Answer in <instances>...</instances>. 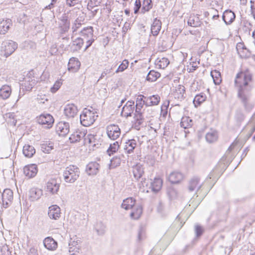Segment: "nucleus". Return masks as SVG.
<instances>
[{
  "instance_id": "obj_1",
  "label": "nucleus",
  "mask_w": 255,
  "mask_h": 255,
  "mask_svg": "<svg viewBox=\"0 0 255 255\" xmlns=\"http://www.w3.org/2000/svg\"><path fill=\"white\" fill-rule=\"evenodd\" d=\"M253 75L248 70H242L236 76L234 80L235 88L238 91V97L241 100L245 111L250 112L253 108L251 102Z\"/></svg>"
},
{
  "instance_id": "obj_2",
  "label": "nucleus",
  "mask_w": 255,
  "mask_h": 255,
  "mask_svg": "<svg viewBox=\"0 0 255 255\" xmlns=\"http://www.w3.org/2000/svg\"><path fill=\"white\" fill-rule=\"evenodd\" d=\"M80 174V169L77 166L70 165L63 172L64 180L67 183H73L78 179Z\"/></svg>"
},
{
  "instance_id": "obj_3",
  "label": "nucleus",
  "mask_w": 255,
  "mask_h": 255,
  "mask_svg": "<svg viewBox=\"0 0 255 255\" xmlns=\"http://www.w3.org/2000/svg\"><path fill=\"white\" fill-rule=\"evenodd\" d=\"M98 115H96L95 113L85 108L80 116V123L84 127H89L94 123Z\"/></svg>"
},
{
  "instance_id": "obj_4",
  "label": "nucleus",
  "mask_w": 255,
  "mask_h": 255,
  "mask_svg": "<svg viewBox=\"0 0 255 255\" xmlns=\"http://www.w3.org/2000/svg\"><path fill=\"white\" fill-rule=\"evenodd\" d=\"M37 123L46 128H50L54 122L53 117L50 114H42L37 117Z\"/></svg>"
},
{
  "instance_id": "obj_5",
  "label": "nucleus",
  "mask_w": 255,
  "mask_h": 255,
  "mask_svg": "<svg viewBox=\"0 0 255 255\" xmlns=\"http://www.w3.org/2000/svg\"><path fill=\"white\" fill-rule=\"evenodd\" d=\"M17 48V44L12 40H6L2 43L1 51L3 55L8 57L12 54Z\"/></svg>"
},
{
  "instance_id": "obj_6",
  "label": "nucleus",
  "mask_w": 255,
  "mask_h": 255,
  "mask_svg": "<svg viewBox=\"0 0 255 255\" xmlns=\"http://www.w3.org/2000/svg\"><path fill=\"white\" fill-rule=\"evenodd\" d=\"M106 132L110 139L116 140L121 134V129L118 125L111 124L107 127Z\"/></svg>"
},
{
  "instance_id": "obj_7",
  "label": "nucleus",
  "mask_w": 255,
  "mask_h": 255,
  "mask_svg": "<svg viewBox=\"0 0 255 255\" xmlns=\"http://www.w3.org/2000/svg\"><path fill=\"white\" fill-rule=\"evenodd\" d=\"M60 184L57 179L51 178L46 183V191L52 194H56L59 189Z\"/></svg>"
},
{
  "instance_id": "obj_8",
  "label": "nucleus",
  "mask_w": 255,
  "mask_h": 255,
  "mask_svg": "<svg viewBox=\"0 0 255 255\" xmlns=\"http://www.w3.org/2000/svg\"><path fill=\"white\" fill-rule=\"evenodd\" d=\"M13 192L10 189H5L2 194V201L4 208H7L13 200Z\"/></svg>"
},
{
  "instance_id": "obj_9",
  "label": "nucleus",
  "mask_w": 255,
  "mask_h": 255,
  "mask_svg": "<svg viewBox=\"0 0 255 255\" xmlns=\"http://www.w3.org/2000/svg\"><path fill=\"white\" fill-rule=\"evenodd\" d=\"M60 20L61 21L59 23L60 32L61 33H64L67 32L70 28V20L68 15L66 13L62 15Z\"/></svg>"
},
{
  "instance_id": "obj_10",
  "label": "nucleus",
  "mask_w": 255,
  "mask_h": 255,
  "mask_svg": "<svg viewBox=\"0 0 255 255\" xmlns=\"http://www.w3.org/2000/svg\"><path fill=\"white\" fill-rule=\"evenodd\" d=\"M134 102L133 101H128L122 109V115L126 118L131 117L134 111Z\"/></svg>"
},
{
  "instance_id": "obj_11",
  "label": "nucleus",
  "mask_w": 255,
  "mask_h": 255,
  "mask_svg": "<svg viewBox=\"0 0 255 255\" xmlns=\"http://www.w3.org/2000/svg\"><path fill=\"white\" fill-rule=\"evenodd\" d=\"M56 132L59 135L64 136L69 132V124L67 122H59L56 126Z\"/></svg>"
},
{
  "instance_id": "obj_12",
  "label": "nucleus",
  "mask_w": 255,
  "mask_h": 255,
  "mask_svg": "<svg viewBox=\"0 0 255 255\" xmlns=\"http://www.w3.org/2000/svg\"><path fill=\"white\" fill-rule=\"evenodd\" d=\"M100 167L97 162H91L87 165L86 172L88 175H95L99 172Z\"/></svg>"
},
{
  "instance_id": "obj_13",
  "label": "nucleus",
  "mask_w": 255,
  "mask_h": 255,
  "mask_svg": "<svg viewBox=\"0 0 255 255\" xmlns=\"http://www.w3.org/2000/svg\"><path fill=\"white\" fill-rule=\"evenodd\" d=\"M235 13L230 9L226 10L222 15V19L226 25H230L235 19Z\"/></svg>"
},
{
  "instance_id": "obj_14",
  "label": "nucleus",
  "mask_w": 255,
  "mask_h": 255,
  "mask_svg": "<svg viewBox=\"0 0 255 255\" xmlns=\"http://www.w3.org/2000/svg\"><path fill=\"white\" fill-rule=\"evenodd\" d=\"M64 114L68 118H74L77 114L78 109L73 104H67L64 108Z\"/></svg>"
},
{
  "instance_id": "obj_15",
  "label": "nucleus",
  "mask_w": 255,
  "mask_h": 255,
  "mask_svg": "<svg viewBox=\"0 0 255 255\" xmlns=\"http://www.w3.org/2000/svg\"><path fill=\"white\" fill-rule=\"evenodd\" d=\"M38 171L37 165L34 164L25 166L23 168L24 174L29 178L34 177Z\"/></svg>"
},
{
  "instance_id": "obj_16",
  "label": "nucleus",
  "mask_w": 255,
  "mask_h": 255,
  "mask_svg": "<svg viewBox=\"0 0 255 255\" xmlns=\"http://www.w3.org/2000/svg\"><path fill=\"white\" fill-rule=\"evenodd\" d=\"M81 63L77 58L72 57L68 64V70L72 72H77L80 68Z\"/></svg>"
},
{
  "instance_id": "obj_17",
  "label": "nucleus",
  "mask_w": 255,
  "mask_h": 255,
  "mask_svg": "<svg viewBox=\"0 0 255 255\" xmlns=\"http://www.w3.org/2000/svg\"><path fill=\"white\" fill-rule=\"evenodd\" d=\"M12 24L11 19H0V34H5Z\"/></svg>"
},
{
  "instance_id": "obj_18",
  "label": "nucleus",
  "mask_w": 255,
  "mask_h": 255,
  "mask_svg": "<svg viewBox=\"0 0 255 255\" xmlns=\"http://www.w3.org/2000/svg\"><path fill=\"white\" fill-rule=\"evenodd\" d=\"M43 243L44 247L48 250L54 251L57 248V242L51 237L45 238Z\"/></svg>"
},
{
  "instance_id": "obj_19",
  "label": "nucleus",
  "mask_w": 255,
  "mask_h": 255,
  "mask_svg": "<svg viewBox=\"0 0 255 255\" xmlns=\"http://www.w3.org/2000/svg\"><path fill=\"white\" fill-rule=\"evenodd\" d=\"M60 208L56 205L49 207L48 216L51 219L57 220L60 216Z\"/></svg>"
},
{
  "instance_id": "obj_20",
  "label": "nucleus",
  "mask_w": 255,
  "mask_h": 255,
  "mask_svg": "<svg viewBox=\"0 0 255 255\" xmlns=\"http://www.w3.org/2000/svg\"><path fill=\"white\" fill-rule=\"evenodd\" d=\"M86 137V132L85 131L77 130L72 133L69 139L71 142L74 143L79 141L81 139Z\"/></svg>"
},
{
  "instance_id": "obj_21",
  "label": "nucleus",
  "mask_w": 255,
  "mask_h": 255,
  "mask_svg": "<svg viewBox=\"0 0 255 255\" xmlns=\"http://www.w3.org/2000/svg\"><path fill=\"white\" fill-rule=\"evenodd\" d=\"M43 191L37 188H32L29 192V198L31 201H34L39 199L42 195Z\"/></svg>"
},
{
  "instance_id": "obj_22",
  "label": "nucleus",
  "mask_w": 255,
  "mask_h": 255,
  "mask_svg": "<svg viewBox=\"0 0 255 255\" xmlns=\"http://www.w3.org/2000/svg\"><path fill=\"white\" fill-rule=\"evenodd\" d=\"M84 41L81 38H77L72 41L69 45L70 50L72 52L78 51L81 49Z\"/></svg>"
},
{
  "instance_id": "obj_23",
  "label": "nucleus",
  "mask_w": 255,
  "mask_h": 255,
  "mask_svg": "<svg viewBox=\"0 0 255 255\" xmlns=\"http://www.w3.org/2000/svg\"><path fill=\"white\" fill-rule=\"evenodd\" d=\"M81 38L85 41L86 39L93 38V28L92 26H89L84 28L81 31Z\"/></svg>"
},
{
  "instance_id": "obj_24",
  "label": "nucleus",
  "mask_w": 255,
  "mask_h": 255,
  "mask_svg": "<svg viewBox=\"0 0 255 255\" xmlns=\"http://www.w3.org/2000/svg\"><path fill=\"white\" fill-rule=\"evenodd\" d=\"M162 23L157 18L154 19L153 22L151 26V33L153 36H157L161 29Z\"/></svg>"
},
{
  "instance_id": "obj_25",
  "label": "nucleus",
  "mask_w": 255,
  "mask_h": 255,
  "mask_svg": "<svg viewBox=\"0 0 255 255\" xmlns=\"http://www.w3.org/2000/svg\"><path fill=\"white\" fill-rule=\"evenodd\" d=\"M183 178V174L179 172H173L169 176V181L172 184L179 183Z\"/></svg>"
},
{
  "instance_id": "obj_26",
  "label": "nucleus",
  "mask_w": 255,
  "mask_h": 255,
  "mask_svg": "<svg viewBox=\"0 0 255 255\" xmlns=\"http://www.w3.org/2000/svg\"><path fill=\"white\" fill-rule=\"evenodd\" d=\"M162 180L159 177H155L154 180L150 182V187L152 191L156 193L161 188Z\"/></svg>"
},
{
  "instance_id": "obj_27",
  "label": "nucleus",
  "mask_w": 255,
  "mask_h": 255,
  "mask_svg": "<svg viewBox=\"0 0 255 255\" xmlns=\"http://www.w3.org/2000/svg\"><path fill=\"white\" fill-rule=\"evenodd\" d=\"M133 176L137 180L141 178L144 173V168L140 164H136L133 167Z\"/></svg>"
},
{
  "instance_id": "obj_28",
  "label": "nucleus",
  "mask_w": 255,
  "mask_h": 255,
  "mask_svg": "<svg viewBox=\"0 0 255 255\" xmlns=\"http://www.w3.org/2000/svg\"><path fill=\"white\" fill-rule=\"evenodd\" d=\"M200 179L198 177H194L189 182L188 189L190 192L194 191L197 188L198 191L202 186V185L197 187L199 183Z\"/></svg>"
},
{
  "instance_id": "obj_29",
  "label": "nucleus",
  "mask_w": 255,
  "mask_h": 255,
  "mask_svg": "<svg viewBox=\"0 0 255 255\" xmlns=\"http://www.w3.org/2000/svg\"><path fill=\"white\" fill-rule=\"evenodd\" d=\"M22 152L25 157L31 158L35 153V149L32 145L25 144L23 147Z\"/></svg>"
},
{
  "instance_id": "obj_30",
  "label": "nucleus",
  "mask_w": 255,
  "mask_h": 255,
  "mask_svg": "<svg viewBox=\"0 0 255 255\" xmlns=\"http://www.w3.org/2000/svg\"><path fill=\"white\" fill-rule=\"evenodd\" d=\"M136 141L135 139H129L126 142V145L124 147V149L128 153L130 154L133 152V150L136 146Z\"/></svg>"
},
{
  "instance_id": "obj_31",
  "label": "nucleus",
  "mask_w": 255,
  "mask_h": 255,
  "mask_svg": "<svg viewBox=\"0 0 255 255\" xmlns=\"http://www.w3.org/2000/svg\"><path fill=\"white\" fill-rule=\"evenodd\" d=\"M135 204V200L132 197H129L123 200L121 207L125 210H128L132 208Z\"/></svg>"
},
{
  "instance_id": "obj_32",
  "label": "nucleus",
  "mask_w": 255,
  "mask_h": 255,
  "mask_svg": "<svg viewBox=\"0 0 255 255\" xmlns=\"http://www.w3.org/2000/svg\"><path fill=\"white\" fill-rule=\"evenodd\" d=\"M187 24L189 26L197 27L201 25V22L198 16L191 14L188 19Z\"/></svg>"
},
{
  "instance_id": "obj_33",
  "label": "nucleus",
  "mask_w": 255,
  "mask_h": 255,
  "mask_svg": "<svg viewBox=\"0 0 255 255\" xmlns=\"http://www.w3.org/2000/svg\"><path fill=\"white\" fill-rule=\"evenodd\" d=\"M36 82L37 81L34 79H32L30 77H26L24 83L22 84V86L24 87L26 91H30L36 84Z\"/></svg>"
},
{
  "instance_id": "obj_34",
  "label": "nucleus",
  "mask_w": 255,
  "mask_h": 255,
  "mask_svg": "<svg viewBox=\"0 0 255 255\" xmlns=\"http://www.w3.org/2000/svg\"><path fill=\"white\" fill-rule=\"evenodd\" d=\"M11 93V88L8 85H4L0 88V97L2 99L5 100L9 98Z\"/></svg>"
},
{
  "instance_id": "obj_35",
  "label": "nucleus",
  "mask_w": 255,
  "mask_h": 255,
  "mask_svg": "<svg viewBox=\"0 0 255 255\" xmlns=\"http://www.w3.org/2000/svg\"><path fill=\"white\" fill-rule=\"evenodd\" d=\"M147 98L146 106L157 105L160 101V98L158 95H153Z\"/></svg>"
},
{
  "instance_id": "obj_36",
  "label": "nucleus",
  "mask_w": 255,
  "mask_h": 255,
  "mask_svg": "<svg viewBox=\"0 0 255 255\" xmlns=\"http://www.w3.org/2000/svg\"><path fill=\"white\" fill-rule=\"evenodd\" d=\"M206 95L204 93H201L199 94L196 95L194 97L193 101L194 106L195 107H198L206 101Z\"/></svg>"
},
{
  "instance_id": "obj_37",
  "label": "nucleus",
  "mask_w": 255,
  "mask_h": 255,
  "mask_svg": "<svg viewBox=\"0 0 255 255\" xmlns=\"http://www.w3.org/2000/svg\"><path fill=\"white\" fill-rule=\"evenodd\" d=\"M185 92V88L181 85H178L174 92V95L175 98H177L178 100L181 101L185 98L184 96Z\"/></svg>"
},
{
  "instance_id": "obj_38",
  "label": "nucleus",
  "mask_w": 255,
  "mask_h": 255,
  "mask_svg": "<svg viewBox=\"0 0 255 255\" xmlns=\"http://www.w3.org/2000/svg\"><path fill=\"white\" fill-rule=\"evenodd\" d=\"M245 119V115L241 109H238L236 111L235 115V120L237 126H241V123Z\"/></svg>"
},
{
  "instance_id": "obj_39",
  "label": "nucleus",
  "mask_w": 255,
  "mask_h": 255,
  "mask_svg": "<svg viewBox=\"0 0 255 255\" xmlns=\"http://www.w3.org/2000/svg\"><path fill=\"white\" fill-rule=\"evenodd\" d=\"M160 73L155 70H152L148 73L146 80L150 82L156 81L160 77Z\"/></svg>"
},
{
  "instance_id": "obj_40",
  "label": "nucleus",
  "mask_w": 255,
  "mask_h": 255,
  "mask_svg": "<svg viewBox=\"0 0 255 255\" xmlns=\"http://www.w3.org/2000/svg\"><path fill=\"white\" fill-rule=\"evenodd\" d=\"M218 137L217 131L211 130L206 134V141L209 143H212L217 141Z\"/></svg>"
},
{
  "instance_id": "obj_41",
  "label": "nucleus",
  "mask_w": 255,
  "mask_h": 255,
  "mask_svg": "<svg viewBox=\"0 0 255 255\" xmlns=\"http://www.w3.org/2000/svg\"><path fill=\"white\" fill-rule=\"evenodd\" d=\"M142 213V208L141 205H138L133 209V211L131 212L130 216L132 219H138L140 217Z\"/></svg>"
},
{
  "instance_id": "obj_42",
  "label": "nucleus",
  "mask_w": 255,
  "mask_h": 255,
  "mask_svg": "<svg viewBox=\"0 0 255 255\" xmlns=\"http://www.w3.org/2000/svg\"><path fill=\"white\" fill-rule=\"evenodd\" d=\"M193 124V120L189 117H183L181 119L180 126L185 129L191 128Z\"/></svg>"
},
{
  "instance_id": "obj_43",
  "label": "nucleus",
  "mask_w": 255,
  "mask_h": 255,
  "mask_svg": "<svg viewBox=\"0 0 255 255\" xmlns=\"http://www.w3.org/2000/svg\"><path fill=\"white\" fill-rule=\"evenodd\" d=\"M94 228L99 236L104 235L106 231V226L102 222H97Z\"/></svg>"
},
{
  "instance_id": "obj_44",
  "label": "nucleus",
  "mask_w": 255,
  "mask_h": 255,
  "mask_svg": "<svg viewBox=\"0 0 255 255\" xmlns=\"http://www.w3.org/2000/svg\"><path fill=\"white\" fill-rule=\"evenodd\" d=\"M153 6L152 0H143L142 4L141 9V13H145L146 12L149 11Z\"/></svg>"
},
{
  "instance_id": "obj_45",
  "label": "nucleus",
  "mask_w": 255,
  "mask_h": 255,
  "mask_svg": "<svg viewBox=\"0 0 255 255\" xmlns=\"http://www.w3.org/2000/svg\"><path fill=\"white\" fill-rule=\"evenodd\" d=\"M96 135L89 134L86 137H85L84 139V144H86L87 142L92 145L93 147H95L98 143V140L96 138Z\"/></svg>"
},
{
  "instance_id": "obj_46",
  "label": "nucleus",
  "mask_w": 255,
  "mask_h": 255,
  "mask_svg": "<svg viewBox=\"0 0 255 255\" xmlns=\"http://www.w3.org/2000/svg\"><path fill=\"white\" fill-rule=\"evenodd\" d=\"M211 76L215 85H219L221 83L222 79L221 73L219 71L217 70L212 71L211 72Z\"/></svg>"
},
{
  "instance_id": "obj_47",
  "label": "nucleus",
  "mask_w": 255,
  "mask_h": 255,
  "mask_svg": "<svg viewBox=\"0 0 255 255\" xmlns=\"http://www.w3.org/2000/svg\"><path fill=\"white\" fill-rule=\"evenodd\" d=\"M147 98L142 95H139L137 96L136 100L135 106H138L140 108H142L143 105L146 106Z\"/></svg>"
},
{
  "instance_id": "obj_48",
  "label": "nucleus",
  "mask_w": 255,
  "mask_h": 255,
  "mask_svg": "<svg viewBox=\"0 0 255 255\" xmlns=\"http://www.w3.org/2000/svg\"><path fill=\"white\" fill-rule=\"evenodd\" d=\"M119 148V144L118 141L115 142L113 144H111L107 152L109 155L115 153Z\"/></svg>"
},
{
  "instance_id": "obj_49",
  "label": "nucleus",
  "mask_w": 255,
  "mask_h": 255,
  "mask_svg": "<svg viewBox=\"0 0 255 255\" xmlns=\"http://www.w3.org/2000/svg\"><path fill=\"white\" fill-rule=\"evenodd\" d=\"M134 119L135 122V126H140L144 121V118L142 114H134Z\"/></svg>"
},
{
  "instance_id": "obj_50",
  "label": "nucleus",
  "mask_w": 255,
  "mask_h": 255,
  "mask_svg": "<svg viewBox=\"0 0 255 255\" xmlns=\"http://www.w3.org/2000/svg\"><path fill=\"white\" fill-rule=\"evenodd\" d=\"M110 161L111 163L109 164V168L112 169L119 166L121 162V159L119 157L115 156L111 159Z\"/></svg>"
},
{
  "instance_id": "obj_51",
  "label": "nucleus",
  "mask_w": 255,
  "mask_h": 255,
  "mask_svg": "<svg viewBox=\"0 0 255 255\" xmlns=\"http://www.w3.org/2000/svg\"><path fill=\"white\" fill-rule=\"evenodd\" d=\"M41 149L43 152L48 153L53 149V144L52 143H43L41 144Z\"/></svg>"
},
{
  "instance_id": "obj_52",
  "label": "nucleus",
  "mask_w": 255,
  "mask_h": 255,
  "mask_svg": "<svg viewBox=\"0 0 255 255\" xmlns=\"http://www.w3.org/2000/svg\"><path fill=\"white\" fill-rule=\"evenodd\" d=\"M102 0H90L88 3L87 9L91 10L94 7L100 5Z\"/></svg>"
},
{
  "instance_id": "obj_53",
  "label": "nucleus",
  "mask_w": 255,
  "mask_h": 255,
  "mask_svg": "<svg viewBox=\"0 0 255 255\" xmlns=\"http://www.w3.org/2000/svg\"><path fill=\"white\" fill-rule=\"evenodd\" d=\"M129 62L128 60L125 59L123 62L119 66L116 71V73L123 72L128 66Z\"/></svg>"
},
{
  "instance_id": "obj_54",
  "label": "nucleus",
  "mask_w": 255,
  "mask_h": 255,
  "mask_svg": "<svg viewBox=\"0 0 255 255\" xmlns=\"http://www.w3.org/2000/svg\"><path fill=\"white\" fill-rule=\"evenodd\" d=\"M81 242V240L76 237L70 238L69 242V246H72V247L80 248L79 244Z\"/></svg>"
},
{
  "instance_id": "obj_55",
  "label": "nucleus",
  "mask_w": 255,
  "mask_h": 255,
  "mask_svg": "<svg viewBox=\"0 0 255 255\" xmlns=\"http://www.w3.org/2000/svg\"><path fill=\"white\" fill-rule=\"evenodd\" d=\"M169 64V60L165 57H163L158 61V65L160 68L164 69Z\"/></svg>"
},
{
  "instance_id": "obj_56",
  "label": "nucleus",
  "mask_w": 255,
  "mask_h": 255,
  "mask_svg": "<svg viewBox=\"0 0 255 255\" xmlns=\"http://www.w3.org/2000/svg\"><path fill=\"white\" fill-rule=\"evenodd\" d=\"M204 232V228L199 225H195V233L196 237H199L202 235Z\"/></svg>"
},
{
  "instance_id": "obj_57",
  "label": "nucleus",
  "mask_w": 255,
  "mask_h": 255,
  "mask_svg": "<svg viewBox=\"0 0 255 255\" xmlns=\"http://www.w3.org/2000/svg\"><path fill=\"white\" fill-rule=\"evenodd\" d=\"M145 237V232L144 228L140 227L138 231L137 240L138 242L141 241Z\"/></svg>"
},
{
  "instance_id": "obj_58",
  "label": "nucleus",
  "mask_w": 255,
  "mask_h": 255,
  "mask_svg": "<svg viewBox=\"0 0 255 255\" xmlns=\"http://www.w3.org/2000/svg\"><path fill=\"white\" fill-rule=\"evenodd\" d=\"M157 211L161 215H163L165 213V206L161 201H159L157 206Z\"/></svg>"
},
{
  "instance_id": "obj_59",
  "label": "nucleus",
  "mask_w": 255,
  "mask_h": 255,
  "mask_svg": "<svg viewBox=\"0 0 255 255\" xmlns=\"http://www.w3.org/2000/svg\"><path fill=\"white\" fill-rule=\"evenodd\" d=\"M141 7V2L140 0H135L134 2V13L137 14Z\"/></svg>"
},
{
  "instance_id": "obj_60",
  "label": "nucleus",
  "mask_w": 255,
  "mask_h": 255,
  "mask_svg": "<svg viewBox=\"0 0 255 255\" xmlns=\"http://www.w3.org/2000/svg\"><path fill=\"white\" fill-rule=\"evenodd\" d=\"M62 83L59 81H57L52 87L51 88V91L52 93H55L61 87Z\"/></svg>"
},
{
  "instance_id": "obj_61",
  "label": "nucleus",
  "mask_w": 255,
  "mask_h": 255,
  "mask_svg": "<svg viewBox=\"0 0 255 255\" xmlns=\"http://www.w3.org/2000/svg\"><path fill=\"white\" fill-rule=\"evenodd\" d=\"M80 248L69 246V252L71 255H75L76 253H79Z\"/></svg>"
},
{
  "instance_id": "obj_62",
  "label": "nucleus",
  "mask_w": 255,
  "mask_h": 255,
  "mask_svg": "<svg viewBox=\"0 0 255 255\" xmlns=\"http://www.w3.org/2000/svg\"><path fill=\"white\" fill-rule=\"evenodd\" d=\"M81 25V20L79 18H77L74 22V26L72 27L73 29V32L76 31Z\"/></svg>"
},
{
  "instance_id": "obj_63",
  "label": "nucleus",
  "mask_w": 255,
  "mask_h": 255,
  "mask_svg": "<svg viewBox=\"0 0 255 255\" xmlns=\"http://www.w3.org/2000/svg\"><path fill=\"white\" fill-rule=\"evenodd\" d=\"M167 193L170 198H173L176 195V191L173 188L169 189L167 191Z\"/></svg>"
},
{
  "instance_id": "obj_64",
  "label": "nucleus",
  "mask_w": 255,
  "mask_h": 255,
  "mask_svg": "<svg viewBox=\"0 0 255 255\" xmlns=\"http://www.w3.org/2000/svg\"><path fill=\"white\" fill-rule=\"evenodd\" d=\"M112 69L113 67H111L110 69H105V70L101 74V75L100 78L99 79L98 81H99L100 79H103L107 74H110L111 72Z\"/></svg>"
}]
</instances>
